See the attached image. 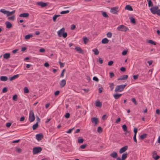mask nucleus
I'll list each match as a JSON object with an SVG mask.
<instances>
[{
    "label": "nucleus",
    "mask_w": 160,
    "mask_h": 160,
    "mask_svg": "<svg viewBox=\"0 0 160 160\" xmlns=\"http://www.w3.org/2000/svg\"><path fill=\"white\" fill-rule=\"evenodd\" d=\"M74 129V128H72L69 129L66 132V133H71Z\"/></svg>",
    "instance_id": "de8ad7c7"
},
{
    "label": "nucleus",
    "mask_w": 160,
    "mask_h": 160,
    "mask_svg": "<svg viewBox=\"0 0 160 160\" xmlns=\"http://www.w3.org/2000/svg\"><path fill=\"white\" fill-rule=\"evenodd\" d=\"M39 51L41 52H45V51L44 48H42L39 50Z\"/></svg>",
    "instance_id": "5fc2aeb1"
},
{
    "label": "nucleus",
    "mask_w": 160,
    "mask_h": 160,
    "mask_svg": "<svg viewBox=\"0 0 160 160\" xmlns=\"http://www.w3.org/2000/svg\"><path fill=\"white\" fill-rule=\"evenodd\" d=\"M83 40L85 44H86L89 41V39L87 37L83 38Z\"/></svg>",
    "instance_id": "2f4dec72"
},
{
    "label": "nucleus",
    "mask_w": 160,
    "mask_h": 160,
    "mask_svg": "<svg viewBox=\"0 0 160 160\" xmlns=\"http://www.w3.org/2000/svg\"><path fill=\"white\" fill-rule=\"evenodd\" d=\"M109 40L107 38H104L103 39L102 41V43L106 44L108 42Z\"/></svg>",
    "instance_id": "bb28decb"
},
{
    "label": "nucleus",
    "mask_w": 160,
    "mask_h": 160,
    "mask_svg": "<svg viewBox=\"0 0 160 160\" xmlns=\"http://www.w3.org/2000/svg\"><path fill=\"white\" fill-rule=\"evenodd\" d=\"M59 62L61 68L63 67L64 66V63H62L60 61H59Z\"/></svg>",
    "instance_id": "09e8293b"
},
{
    "label": "nucleus",
    "mask_w": 160,
    "mask_h": 160,
    "mask_svg": "<svg viewBox=\"0 0 160 160\" xmlns=\"http://www.w3.org/2000/svg\"><path fill=\"white\" fill-rule=\"evenodd\" d=\"M38 126V124L37 122L34 124L32 127V129L34 130L36 129Z\"/></svg>",
    "instance_id": "473e14b6"
},
{
    "label": "nucleus",
    "mask_w": 160,
    "mask_h": 160,
    "mask_svg": "<svg viewBox=\"0 0 160 160\" xmlns=\"http://www.w3.org/2000/svg\"><path fill=\"white\" fill-rule=\"evenodd\" d=\"M156 113L158 115H160V110L158 109H157L156 110Z\"/></svg>",
    "instance_id": "774afa93"
},
{
    "label": "nucleus",
    "mask_w": 160,
    "mask_h": 160,
    "mask_svg": "<svg viewBox=\"0 0 160 160\" xmlns=\"http://www.w3.org/2000/svg\"><path fill=\"white\" fill-rule=\"evenodd\" d=\"M5 24L6 26V28H10L12 26V24L8 21L5 22Z\"/></svg>",
    "instance_id": "dca6fc26"
},
{
    "label": "nucleus",
    "mask_w": 160,
    "mask_h": 160,
    "mask_svg": "<svg viewBox=\"0 0 160 160\" xmlns=\"http://www.w3.org/2000/svg\"><path fill=\"white\" fill-rule=\"evenodd\" d=\"M97 131L98 132L100 133L102 132V129L101 127H99L98 128Z\"/></svg>",
    "instance_id": "49530a36"
},
{
    "label": "nucleus",
    "mask_w": 160,
    "mask_h": 160,
    "mask_svg": "<svg viewBox=\"0 0 160 160\" xmlns=\"http://www.w3.org/2000/svg\"><path fill=\"white\" fill-rule=\"evenodd\" d=\"M148 43L151 44H152L155 45L156 44V43L154 42L152 40H149L148 41Z\"/></svg>",
    "instance_id": "ea45409f"
},
{
    "label": "nucleus",
    "mask_w": 160,
    "mask_h": 160,
    "mask_svg": "<svg viewBox=\"0 0 160 160\" xmlns=\"http://www.w3.org/2000/svg\"><path fill=\"white\" fill-rule=\"evenodd\" d=\"M109 86L111 90H112L114 88V84L113 83H109Z\"/></svg>",
    "instance_id": "72a5a7b5"
},
{
    "label": "nucleus",
    "mask_w": 160,
    "mask_h": 160,
    "mask_svg": "<svg viewBox=\"0 0 160 160\" xmlns=\"http://www.w3.org/2000/svg\"><path fill=\"white\" fill-rule=\"evenodd\" d=\"M137 130H138L136 128H134V135H137Z\"/></svg>",
    "instance_id": "e2e57ef3"
},
{
    "label": "nucleus",
    "mask_w": 160,
    "mask_h": 160,
    "mask_svg": "<svg viewBox=\"0 0 160 160\" xmlns=\"http://www.w3.org/2000/svg\"><path fill=\"white\" fill-rule=\"evenodd\" d=\"M69 12V10H66V11H63L61 12L60 13L61 14H65L67 13H68Z\"/></svg>",
    "instance_id": "a19ab883"
},
{
    "label": "nucleus",
    "mask_w": 160,
    "mask_h": 160,
    "mask_svg": "<svg viewBox=\"0 0 160 160\" xmlns=\"http://www.w3.org/2000/svg\"><path fill=\"white\" fill-rule=\"evenodd\" d=\"M122 128L123 131L125 132V134H126L127 132H128L127 131V127L126 125L124 124L122 126Z\"/></svg>",
    "instance_id": "b1692460"
},
{
    "label": "nucleus",
    "mask_w": 160,
    "mask_h": 160,
    "mask_svg": "<svg viewBox=\"0 0 160 160\" xmlns=\"http://www.w3.org/2000/svg\"><path fill=\"white\" fill-rule=\"evenodd\" d=\"M110 156L113 158H116L118 157L117 153L115 152H113L110 154Z\"/></svg>",
    "instance_id": "6ab92c4d"
},
{
    "label": "nucleus",
    "mask_w": 160,
    "mask_h": 160,
    "mask_svg": "<svg viewBox=\"0 0 160 160\" xmlns=\"http://www.w3.org/2000/svg\"><path fill=\"white\" fill-rule=\"evenodd\" d=\"M138 77V75H135L133 76V78L134 80L137 79Z\"/></svg>",
    "instance_id": "680f3d73"
},
{
    "label": "nucleus",
    "mask_w": 160,
    "mask_h": 160,
    "mask_svg": "<svg viewBox=\"0 0 160 160\" xmlns=\"http://www.w3.org/2000/svg\"><path fill=\"white\" fill-rule=\"evenodd\" d=\"M65 71V69H63L62 71V72L60 75V77H63L64 75V72Z\"/></svg>",
    "instance_id": "3c124183"
},
{
    "label": "nucleus",
    "mask_w": 160,
    "mask_h": 160,
    "mask_svg": "<svg viewBox=\"0 0 160 160\" xmlns=\"http://www.w3.org/2000/svg\"><path fill=\"white\" fill-rule=\"evenodd\" d=\"M148 2V6L149 7L152 6L153 4L151 0H147Z\"/></svg>",
    "instance_id": "79ce46f5"
},
{
    "label": "nucleus",
    "mask_w": 160,
    "mask_h": 160,
    "mask_svg": "<svg viewBox=\"0 0 160 160\" xmlns=\"http://www.w3.org/2000/svg\"><path fill=\"white\" fill-rule=\"evenodd\" d=\"M113 62L112 61H110L108 63V66H110L112 65V64L113 63Z\"/></svg>",
    "instance_id": "0e129e2a"
},
{
    "label": "nucleus",
    "mask_w": 160,
    "mask_h": 160,
    "mask_svg": "<svg viewBox=\"0 0 160 160\" xmlns=\"http://www.w3.org/2000/svg\"><path fill=\"white\" fill-rule=\"evenodd\" d=\"M60 16V15H55L53 17L52 19L53 21L55 22L56 21L57 18Z\"/></svg>",
    "instance_id": "f704fd0d"
},
{
    "label": "nucleus",
    "mask_w": 160,
    "mask_h": 160,
    "mask_svg": "<svg viewBox=\"0 0 160 160\" xmlns=\"http://www.w3.org/2000/svg\"><path fill=\"white\" fill-rule=\"evenodd\" d=\"M37 4L42 7H44L48 5V3L43 2H38Z\"/></svg>",
    "instance_id": "1a4fd4ad"
},
{
    "label": "nucleus",
    "mask_w": 160,
    "mask_h": 160,
    "mask_svg": "<svg viewBox=\"0 0 160 160\" xmlns=\"http://www.w3.org/2000/svg\"><path fill=\"white\" fill-rule=\"evenodd\" d=\"M126 85H127L125 84L117 86L115 88V91L116 92H121L123 91Z\"/></svg>",
    "instance_id": "f03ea898"
},
{
    "label": "nucleus",
    "mask_w": 160,
    "mask_h": 160,
    "mask_svg": "<svg viewBox=\"0 0 160 160\" xmlns=\"http://www.w3.org/2000/svg\"><path fill=\"white\" fill-rule=\"evenodd\" d=\"M95 104L97 107L100 108L102 105V103L98 100L96 101L95 102Z\"/></svg>",
    "instance_id": "4468645a"
},
{
    "label": "nucleus",
    "mask_w": 160,
    "mask_h": 160,
    "mask_svg": "<svg viewBox=\"0 0 160 160\" xmlns=\"http://www.w3.org/2000/svg\"><path fill=\"white\" fill-rule=\"evenodd\" d=\"M24 92L25 93H28L29 92V90L27 87H25L24 88Z\"/></svg>",
    "instance_id": "58836bf2"
},
{
    "label": "nucleus",
    "mask_w": 160,
    "mask_h": 160,
    "mask_svg": "<svg viewBox=\"0 0 160 160\" xmlns=\"http://www.w3.org/2000/svg\"><path fill=\"white\" fill-rule=\"evenodd\" d=\"M158 9V7L157 6L153 7L151 8L150 10L152 12L153 14H155L157 13V12Z\"/></svg>",
    "instance_id": "423d86ee"
},
{
    "label": "nucleus",
    "mask_w": 160,
    "mask_h": 160,
    "mask_svg": "<svg viewBox=\"0 0 160 160\" xmlns=\"http://www.w3.org/2000/svg\"><path fill=\"white\" fill-rule=\"evenodd\" d=\"M66 84V81L65 79L62 80L59 83V85L61 87H64Z\"/></svg>",
    "instance_id": "9d476101"
},
{
    "label": "nucleus",
    "mask_w": 160,
    "mask_h": 160,
    "mask_svg": "<svg viewBox=\"0 0 160 160\" xmlns=\"http://www.w3.org/2000/svg\"><path fill=\"white\" fill-rule=\"evenodd\" d=\"M128 148V147L127 146H124L121 148L119 151V152L120 153H122L124 152Z\"/></svg>",
    "instance_id": "6e6552de"
},
{
    "label": "nucleus",
    "mask_w": 160,
    "mask_h": 160,
    "mask_svg": "<svg viewBox=\"0 0 160 160\" xmlns=\"http://www.w3.org/2000/svg\"><path fill=\"white\" fill-rule=\"evenodd\" d=\"M107 37L109 38H111L112 36V33L110 32H108L107 34Z\"/></svg>",
    "instance_id": "a18cd8bd"
},
{
    "label": "nucleus",
    "mask_w": 160,
    "mask_h": 160,
    "mask_svg": "<svg viewBox=\"0 0 160 160\" xmlns=\"http://www.w3.org/2000/svg\"><path fill=\"white\" fill-rule=\"evenodd\" d=\"M102 16L105 17H108V15H107V13L105 12H103L102 13Z\"/></svg>",
    "instance_id": "603ef678"
},
{
    "label": "nucleus",
    "mask_w": 160,
    "mask_h": 160,
    "mask_svg": "<svg viewBox=\"0 0 160 160\" xmlns=\"http://www.w3.org/2000/svg\"><path fill=\"white\" fill-rule=\"evenodd\" d=\"M132 101L135 104H137V102L136 101V99L135 98H132Z\"/></svg>",
    "instance_id": "13d9d810"
},
{
    "label": "nucleus",
    "mask_w": 160,
    "mask_h": 160,
    "mask_svg": "<svg viewBox=\"0 0 160 160\" xmlns=\"http://www.w3.org/2000/svg\"><path fill=\"white\" fill-rule=\"evenodd\" d=\"M75 49L79 53H82V50L81 49V48L79 47H76L75 48Z\"/></svg>",
    "instance_id": "393cba45"
},
{
    "label": "nucleus",
    "mask_w": 160,
    "mask_h": 160,
    "mask_svg": "<svg viewBox=\"0 0 160 160\" xmlns=\"http://www.w3.org/2000/svg\"><path fill=\"white\" fill-rule=\"evenodd\" d=\"M122 95V94H116L113 95V97L114 98L116 99H118Z\"/></svg>",
    "instance_id": "c85d7f7f"
},
{
    "label": "nucleus",
    "mask_w": 160,
    "mask_h": 160,
    "mask_svg": "<svg viewBox=\"0 0 160 160\" xmlns=\"http://www.w3.org/2000/svg\"><path fill=\"white\" fill-rule=\"evenodd\" d=\"M92 122H94L95 125L97 124L98 122V119L96 118H92Z\"/></svg>",
    "instance_id": "a211bd4d"
},
{
    "label": "nucleus",
    "mask_w": 160,
    "mask_h": 160,
    "mask_svg": "<svg viewBox=\"0 0 160 160\" xmlns=\"http://www.w3.org/2000/svg\"><path fill=\"white\" fill-rule=\"evenodd\" d=\"M83 139H78V142L79 143H82L83 142Z\"/></svg>",
    "instance_id": "4d7b16f0"
},
{
    "label": "nucleus",
    "mask_w": 160,
    "mask_h": 160,
    "mask_svg": "<svg viewBox=\"0 0 160 160\" xmlns=\"http://www.w3.org/2000/svg\"><path fill=\"white\" fill-rule=\"evenodd\" d=\"M152 156V157L155 160H157L159 158V156L155 152L153 153Z\"/></svg>",
    "instance_id": "f3484780"
},
{
    "label": "nucleus",
    "mask_w": 160,
    "mask_h": 160,
    "mask_svg": "<svg viewBox=\"0 0 160 160\" xmlns=\"http://www.w3.org/2000/svg\"><path fill=\"white\" fill-rule=\"evenodd\" d=\"M16 151L18 153H20L22 150V149L20 148H16Z\"/></svg>",
    "instance_id": "37998d69"
},
{
    "label": "nucleus",
    "mask_w": 160,
    "mask_h": 160,
    "mask_svg": "<svg viewBox=\"0 0 160 160\" xmlns=\"http://www.w3.org/2000/svg\"><path fill=\"white\" fill-rule=\"evenodd\" d=\"M92 51L94 52L95 55H98L99 53L98 50L97 49H94L92 50Z\"/></svg>",
    "instance_id": "c756f323"
},
{
    "label": "nucleus",
    "mask_w": 160,
    "mask_h": 160,
    "mask_svg": "<svg viewBox=\"0 0 160 160\" xmlns=\"http://www.w3.org/2000/svg\"><path fill=\"white\" fill-rule=\"evenodd\" d=\"M128 78V75H124L118 78L117 79L118 80H126Z\"/></svg>",
    "instance_id": "9b49d317"
},
{
    "label": "nucleus",
    "mask_w": 160,
    "mask_h": 160,
    "mask_svg": "<svg viewBox=\"0 0 160 160\" xmlns=\"http://www.w3.org/2000/svg\"><path fill=\"white\" fill-rule=\"evenodd\" d=\"M8 91L7 88H4L2 90V92L3 93L6 92Z\"/></svg>",
    "instance_id": "864d4df0"
},
{
    "label": "nucleus",
    "mask_w": 160,
    "mask_h": 160,
    "mask_svg": "<svg viewBox=\"0 0 160 160\" xmlns=\"http://www.w3.org/2000/svg\"><path fill=\"white\" fill-rule=\"evenodd\" d=\"M147 136V134H146L144 133L142 135H141L140 136V137L141 139H143L145 138Z\"/></svg>",
    "instance_id": "e433bc0d"
},
{
    "label": "nucleus",
    "mask_w": 160,
    "mask_h": 160,
    "mask_svg": "<svg viewBox=\"0 0 160 160\" xmlns=\"http://www.w3.org/2000/svg\"><path fill=\"white\" fill-rule=\"evenodd\" d=\"M0 79L1 81H6L7 80L8 78L6 76H2L0 77Z\"/></svg>",
    "instance_id": "a878e982"
},
{
    "label": "nucleus",
    "mask_w": 160,
    "mask_h": 160,
    "mask_svg": "<svg viewBox=\"0 0 160 160\" xmlns=\"http://www.w3.org/2000/svg\"><path fill=\"white\" fill-rule=\"evenodd\" d=\"M15 10L12 11L11 12H9L8 11L7 16H10L12 15L13 14L15 13Z\"/></svg>",
    "instance_id": "412c9836"
},
{
    "label": "nucleus",
    "mask_w": 160,
    "mask_h": 160,
    "mask_svg": "<svg viewBox=\"0 0 160 160\" xmlns=\"http://www.w3.org/2000/svg\"><path fill=\"white\" fill-rule=\"evenodd\" d=\"M128 29V28L126 26L123 25H120L117 28V30L119 31L125 32Z\"/></svg>",
    "instance_id": "39448f33"
},
{
    "label": "nucleus",
    "mask_w": 160,
    "mask_h": 160,
    "mask_svg": "<svg viewBox=\"0 0 160 160\" xmlns=\"http://www.w3.org/2000/svg\"><path fill=\"white\" fill-rule=\"evenodd\" d=\"M127 153H125L123 154H122V160H124V159H125L127 156Z\"/></svg>",
    "instance_id": "cd10ccee"
},
{
    "label": "nucleus",
    "mask_w": 160,
    "mask_h": 160,
    "mask_svg": "<svg viewBox=\"0 0 160 160\" xmlns=\"http://www.w3.org/2000/svg\"><path fill=\"white\" fill-rule=\"evenodd\" d=\"M70 114L69 113H67L65 115V117L66 118H68L69 117Z\"/></svg>",
    "instance_id": "6e6d98bb"
},
{
    "label": "nucleus",
    "mask_w": 160,
    "mask_h": 160,
    "mask_svg": "<svg viewBox=\"0 0 160 160\" xmlns=\"http://www.w3.org/2000/svg\"><path fill=\"white\" fill-rule=\"evenodd\" d=\"M65 29L62 28L57 32V34L59 37H62L64 38H66L67 36V33L66 32H65Z\"/></svg>",
    "instance_id": "f257e3e1"
},
{
    "label": "nucleus",
    "mask_w": 160,
    "mask_h": 160,
    "mask_svg": "<svg viewBox=\"0 0 160 160\" xmlns=\"http://www.w3.org/2000/svg\"><path fill=\"white\" fill-rule=\"evenodd\" d=\"M130 20L131 22L133 23H135L136 22L135 19L132 17H130Z\"/></svg>",
    "instance_id": "7c9ffc66"
},
{
    "label": "nucleus",
    "mask_w": 160,
    "mask_h": 160,
    "mask_svg": "<svg viewBox=\"0 0 160 160\" xmlns=\"http://www.w3.org/2000/svg\"><path fill=\"white\" fill-rule=\"evenodd\" d=\"M12 123L10 122L7 123L6 124V126L7 127H9L11 125Z\"/></svg>",
    "instance_id": "69168bd1"
},
{
    "label": "nucleus",
    "mask_w": 160,
    "mask_h": 160,
    "mask_svg": "<svg viewBox=\"0 0 160 160\" xmlns=\"http://www.w3.org/2000/svg\"><path fill=\"white\" fill-rule=\"evenodd\" d=\"M93 80L97 82L98 81V79L96 77H94L93 78Z\"/></svg>",
    "instance_id": "052dcab7"
},
{
    "label": "nucleus",
    "mask_w": 160,
    "mask_h": 160,
    "mask_svg": "<svg viewBox=\"0 0 160 160\" xmlns=\"http://www.w3.org/2000/svg\"><path fill=\"white\" fill-rule=\"evenodd\" d=\"M35 117L32 110H31L29 113V120L30 122H33L35 119Z\"/></svg>",
    "instance_id": "7ed1b4c3"
},
{
    "label": "nucleus",
    "mask_w": 160,
    "mask_h": 160,
    "mask_svg": "<svg viewBox=\"0 0 160 160\" xmlns=\"http://www.w3.org/2000/svg\"><path fill=\"white\" fill-rule=\"evenodd\" d=\"M36 139L38 141L40 140L43 138V136L41 134H38L36 135Z\"/></svg>",
    "instance_id": "f8f14e48"
},
{
    "label": "nucleus",
    "mask_w": 160,
    "mask_h": 160,
    "mask_svg": "<svg viewBox=\"0 0 160 160\" xmlns=\"http://www.w3.org/2000/svg\"><path fill=\"white\" fill-rule=\"evenodd\" d=\"M33 35L32 34H29L27 35L25 37V38L26 40L29 39L30 38L33 37Z\"/></svg>",
    "instance_id": "5701e85b"
},
{
    "label": "nucleus",
    "mask_w": 160,
    "mask_h": 160,
    "mask_svg": "<svg viewBox=\"0 0 160 160\" xmlns=\"http://www.w3.org/2000/svg\"><path fill=\"white\" fill-rule=\"evenodd\" d=\"M29 15L28 13H21L19 15V17H21L26 18L28 17Z\"/></svg>",
    "instance_id": "2eb2a0df"
},
{
    "label": "nucleus",
    "mask_w": 160,
    "mask_h": 160,
    "mask_svg": "<svg viewBox=\"0 0 160 160\" xmlns=\"http://www.w3.org/2000/svg\"><path fill=\"white\" fill-rule=\"evenodd\" d=\"M75 28H76L75 25L74 24H72L71 26V30H73Z\"/></svg>",
    "instance_id": "bf43d9fd"
},
{
    "label": "nucleus",
    "mask_w": 160,
    "mask_h": 160,
    "mask_svg": "<svg viewBox=\"0 0 160 160\" xmlns=\"http://www.w3.org/2000/svg\"><path fill=\"white\" fill-rule=\"evenodd\" d=\"M15 19L14 15L8 18V19L9 20L14 21Z\"/></svg>",
    "instance_id": "4c0bfd02"
},
{
    "label": "nucleus",
    "mask_w": 160,
    "mask_h": 160,
    "mask_svg": "<svg viewBox=\"0 0 160 160\" xmlns=\"http://www.w3.org/2000/svg\"><path fill=\"white\" fill-rule=\"evenodd\" d=\"M10 54L9 53H6L3 55V58L6 59L9 58L10 57Z\"/></svg>",
    "instance_id": "4be33fe9"
},
{
    "label": "nucleus",
    "mask_w": 160,
    "mask_h": 160,
    "mask_svg": "<svg viewBox=\"0 0 160 160\" xmlns=\"http://www.w3.org/2000/svg\"><path fill=\"white\" fill-rule=\"evenodd\" d=\"M125 9H126V10H128L129 11H132L133 10V9L132 8V7L130 5H126V6H125Z\"/></svg>",
    "instance_id": "aec40b11"
},
{
    "label": "nucleus",
    "mask_w": 160,
    "mask_h": 160,
    "mask_svg": "<svg viewBox=\"0 0 160 160\" xmlns=\"http://www.w3.org/2000/svg\"><path fill=\"white\" fill-rule=\"evenodd\" d=\"M118 8L117 7H115L112 8L110 10V12L113 14H116L118 12Z\"/></svg>",
    "instance_id": "0eeeda50"
},
{
    "label": "nucleus",
    "mask_w": 160,
    "mask_h": 160,
    "mask_svg": "<svg viewBox=\"0 0 160 160\" xmlns=\"http://www.w3.org/2000/svg\"><path fill=\"white\" fill-rule=\"evenodd\" d=\"M19 76V75L18 74H16L13 75L12 77L9 78V80L10 81H12L16 79L17 78H18Z\"/></svg>",
    "instance_id": "ddd939ff"
},
{
    "label": "nucleus",
    "mask_w": 160,
    "mask_h": 160,
    "mask_svg": "<svg viewBox=\"0 0 160 160\" xmlns=\"http://www.w3.org/2000/svg\"><path fill=\"white\" fill-rule=\"evenodd\" d=\"M136 135H134V136L133 137V139L134 141L136 143H137V139H136Z\"/></svg>",
    "instance_id": "8fccbe9b"
},
{
    "label": "nucleus",
    "mask_w": 160,
    "mask_h": 160,
    "mask_svg": "<svg viewBox=\"0 0 160 160\" xmlns=\"http://www.w3.org/2000/svg\"><path fill=\"white\" fill-rule=\"evenodd\" d=\"M18 98V96L16 94H15L12 97V99L14 101H16L17 100Z\"/></svg>",
    "instance_id": "c03bdc74"
},
{
    "label": "nucleus",
    "mask_w": 160,
    "mask_h": 160,
    "mask_svg": "<svg viewBox=\"0 0 160 160\" xmlns=\"http://www.w3.org/2000/svg\"><path fill=\"white\" fill-rule=\"evenodd\" d=\"M127 51L124 50L122 52V54L123 55H125L127 54Z\"/></svg>",
    "instance_id": "338daca9"
},
{
    "label": "nucleus",
    "mask_w": 160,
    "mask_h": 160,
    "mask_svg": "<svg viewBox=\"0 0 160 160\" xmlns=\"http://www.w3.org/2000/svg\"><path fill=\"white\" fill-rule=\"evenodd\" d=\"M42 150V148L39 147L34 148L33 149L32 152L33 154H37L40 152Z\"/></svg>",
    "instance_id": "20e7f679"
},
{
    "label": "nucleus",
    "mask_w": 160,
    "mask_h": 160,
    "mask_svg": "<svg viewBox=\"0 0 160 160\" xmlns=\"http://www.w3.org/2000/svg\"><path fill=\"white\" fill-rule=\"evenodd\" d=\"M0 12H1L3 13V14H6L7 15L8 11L6 10H5L4 9H1L0 10Z\"/></svg>",
    "instance_id": "c9c22d12"
}]
</instances>
